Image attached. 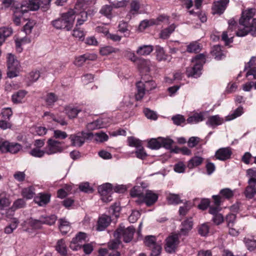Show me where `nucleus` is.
<instances>
[{
	"label": "nucleus",
	"instance_id": "nucleus-45",
	"mask_svg": "<svg viewBox=\"0 0 256 256\" xmlns=\"http://www.w3.org/2000/svg\"><path fill=\"white\" fill-rule=\"evenodd\" d=\"M243 113V108L241 106H240L238 108L232 113L226 116V120L229 121L232 120L240 116Z\"/></svg>",
	"mask_w": 256,
	"mask_h": 256
},
{
	"label": "nucleus",
	"instance_id": "nucleus-27",
	"mask_svg": "<svg viewBox=\"0 0 256 256\" xmlns=\"http://www.w3.org/2000/svg\"><path fill=\"white\" fill-rule=\"evenodd\" d=\"M50 200V196L48 194H39L34 198V201L40 206H44L47 204Z\"/></svg>",
	"mask_w": 256,
	"mask_h": 256
},
{
	"label": "nucleus",
	"instance_id": "nucleus-18",
	"mask_svg": "<svg viewBox=\"0 0 256 256\" xmlns=\"http://www.w3.org/2000/svg\"><path fill=\"white\" fill-rule=\"evenodd\" d=\"M69 12H72V17L76 20V26H80L87 20L88 14L84 10H70Z\"/></svg>",
	"mask_w": 256,
	"mask_h": 256
},
{
	"label": "nucleus",
	"instance_id": "nucleus-1",
	"mask_svg": "<svg viewBox=\"0 0 256 256\" xmlns=\"http://www.w3.org/2000/svg\"><path fill=\"white\" fill-rule=\"evenodd\" d=\"M255 13L256 10L253 8H248L242 11L240 19V24L244 26V28L243 30H238L236 31V36H244L247 34L248 31H256V18H253Z\"/></svg>",
	"mask_w": 256,
	"mask_h": 256
},
{
	"label": "nucleus",
	"instance_id": "nucleus-17",
	"mask_svg": "<svg viewBox=\"0 0 256 256\" xmlns=\"http://www.w3.org/2000/svg\"><path fill=\"white\" fill-rule=\"evenodd\" d=\"M158 195L150 190H146L142 198V203H145L147 206L154 204L158 200Z\"/></svg>",
	"mask_w": 256,
	"mask_h": 256
},
{
	"label": "nucleus",
	"instance_id": "nucleus-55",
	"mask_svg": "<svg viewBox=\"0 0 256 256\" xmlns=\"http://www.w3.org/2000/svg\"><path fill=\"white\" fill-rule=\"evenodd\" d=\"M220 194L222 198L230 199L234 194V192L228 188H225L220 190Z\"/></svg>",
	"mask_w": 256,
	"mask_h": 256
},
{
	"label": "nucleus",
	"instance_id": "nucleus-56",
	"mask_svg": "<svg viewBox=\"0 0 256 256\" xmlns=\"http://www.w3.org/2000/svg\"><path fill=\"white\" fill-rule=\"evenodd\" d=\"M57 100L58 96L52 92L48 94L45 98L46 102L48 106H52Z\"/></svg>",
	"mask_w": 256,
	"mask_h": 256
},
{
	"label": "nucleus",
	"instance_id": "nucleus-35",
	"mask_svg": "<svg viewBox=\"0 0 256 256\" xmlns=\"http://www.w3.org/2000/svg\"><path fill=\"white\" fill-rule=\"evenodd\" d=\"M30 42V39L27 36L22 38H17L15 40L16 50L20 52L22 50V46L26 44H28Z\"/></svg>",
	"mask_w": 256,
	"mask_h": 256
},
{
	"label": "nucleus",
	"instance_id": "nucleus-20",
	"mask_svg": "<svg viewBox=\"0 0 256 256\" xmlns=\"http://www.w3.org/2000/svg\"><path fill=\"white\" fill-rule=\"evenodd\" d=\"M232 154V152L230 148H220L216 152L215 156L218 160H225L230 158Z\"/></svg>",
	"mask_w": 256,
	"mask_h": 256
},
{
	"label": "nucleus",
	"instance_id": "nucleus-38",
	"mask_svg": "<svg viewBox=\"0 0 256 256\" xmlns=\"http://www.w3.org/2000/svg\"><path fill=\"white\" fill-rule=\"evenodd\" d=\"M166 200L170 204H178L182 202L179 195L172 193L167 195Z\"/></svg>",
	"mask_w": 256,
	"mask_h": 256
},
{
	"label": "nucleus",
	"instance_id": "nucleus-23",
	"mask_svg": "<svg viewBox=\"0 0 256 256\" xmlns=\"http://www.w3.org/2000/svg\"><path fill=\"white\" fill-rule=\"evenodd\" d=\"M96 2V0H78L76 5V10H86L89 7L94 5Z\"/></svg>",
	"mask_w": 256,
	"mask_h": 256
},
{
	"label": "nucleus",
	"instance_id": "nucleus-34",
	"mask_svg": "<svg viewBox=\"0 0 256 256\" xmlns=\"http://www.w3.org/2000/svg\"><path fill=\"white\" fill-rule=\"evenodd\" d=\"M65 111L68 118H76L82 110L78 107L70 106L65 108Z\"/></svg>",
	"mask_w": 256,
	"mask_h": 256
},
{
	"label": "nucleus",
	"instance_id": "nucleus-61",
	"mask_svg": "<svg viewBox=\"0 0 256 256\" xmlns=\"http://www.w3.org/2000/svg\"><path fill=\"white\" fill-rule=\"evenodd\" d=\"M192 207V204L190 202H186L183 206H180L179 209V214L180 216H185L188 211Z\"/></svg>",
	"mask_w": 256,
	"mask_h": 256
},
{
	"label": "nucleus",
	"instance_id": "nucleus-59",
	"mask_svg": "<svg viewBox=\"0 0 256 256\" xmlns=\"http://www.w3.org/2000/svg\"><path fill=\"white\" fill-rule=\"evenodd\" d=\"M9 149L8 152L12 154H16L19 152L22 149V146L16 142L9 143Z\"/></svg>",
	"mask_w": 256,
	"mask_h": 256
},
{
	"label": "nucleus",
	"instance_id": "nucleus-2",
	"mask_svg": "<svg viewBox=\"0 0 256 256\" xmlns=\"http://www.w3.org/2000/svg\"><path fill=\"white\" fill-rule=\"evenodd\" d=\"M206 59V56L203 54H198L193 58L192 65L186 69L187 76L194 78L199 77L202 74V65L205 63Z\"/></svg>",
	"mask_w": 256,
	"mask_h": 256
},
{
	"label": "nucleus",
	"instance_id": "nucleus-64",
	"mask_svg": "<svg viewBox=\"0 0 256 256\" xmlns=\"http://www.w3.org/2000/svg\"><path fill=\"white\" fill-rule=\"evenodd\" d=\"M98 120L102 128L108 126L112 123V120L110 118L102 117Z\"/></svg>",
	"mask_w": 256,
	"mask_h": 256
},
{
	"label": "nucleus",
	"instance_id": "nucleus-54",
	"mask_svg": "<svg viewBox=\"0 0 256 256\" xmlns=\"http://www.w3.org/2000/svg\"><path fill=\"white\" fill-rule=\"evenodd\" d=\"M92 136H94L95 140L100 142L106 141L108 138V136L106 133L103 132H96L94 134H92Z\"/></svg>",
	"mask_w": 256,
	"mask_h": 256
},
{
	"label": "nucleus",
	"instance_id": "nucleus-42",
	"mask_svg": "<svg viewBox=\"0 0 256 256\" xmlns=\"http://www.w3.org/2000/svg\"><path fill=\"white\" fill-rule=\"evenodd\" d=\"M56 248L61 255L66 256L67 254V248L63 240H58Z\"/></svg>",
	"mask_w": 256,
	"mask_h": 256
},
{
	"label": "nucleus",
	"instance_id": "nucleus-31",
	"mask_svg": "<svg viewBox=\"0 0 256 256\" xmlns=\"http://www.w3.org/2000/svg\"><path fill=\"white\" fill-rule=\"evenodd\" d=\"M222 122V118L218 115H216L209 117L206 122V124L210 126L215 127L221 124Z\"/></svg>",
	"mask_w": 256,
	"mask_h": 256
},
{
	"label": "nucleus",
	"instance_id": "nucleus-19",
	"mask_svg": "<svg viewBox=\"0 0 256 256\" xmlns=\"http://www.w3.org/2000/svg\"><path fill=\"white\" fill-rule=\"evenodd\" d=\"M229 0H220L214 3L212 10L214 14H221L224 11Z\"/></svg>",
	"mask_w": 256,
	"mask_h": 256
},
{
	"label": "nucleus",
	"instance_id": "nucleus-39",
	"mask_svg": "<svg viewBox=\"0 0 256 256\" xmlns=\"http://www.w3.org/2000/svg\"><path fill=\"white\" fill-rule=\"evenodd\" d=\"M203 158L200 156H196L192 158L188 163V167L189 168H193L202 164Z\"/></svg>",
	"mask_w": 256,
	"mask_h": 256
},
{
	"label": "nucleus",
	"instance_id": "nucleus-47",
	"mask_svg": "<svg viewBox=\"0 0 256 256\" xmlns=\"http://www.w3.org/2000/svg\"><path fill=\"white\" fill-rule=\"evenodd\" d=\"M176 27L174 24H172L168 28L163 30L160 32V38L163 39L168 38L170 34L174 31Z\"/></svg>",
	"mask_w": 256,
	"mask_h": 256
},
{
	"label": "nucleus",
	"instance_id": "nucleus-28",
	"mask_svg": "<svg viewBox=\"0 0 256 256\" xmlns=\"http://www.w3.org/2000/svg\"><path fill=\"white\" fill-rule=\"evenodd\" d=\"M140 8V4L138 0H134L130 3V10L126 16V18L130 20L132 16L138 12Z\"/></svg>",
	"mask_w": 256,
	"mask_h": 256
},
{
	"label": "nucleus",
	"instance_id": "nucleus-33",
	"mask_svg": "<svg viewBox=\"0 0 256 256\" xmlns=\"http://www.w3.org/2000/svg\"><path fill=\"white\" fill-rule=\"evenodd\" d=\"M153 50V47L151 45H143L139 46L136 52L140 56H148Z\"/></svg>",
	"mask_w": 256,
	"mask_h": 256
},
{
	"label": "nucleus",
	"instance_id": "nucleus-5",
	"mask_svg": "<svg viewBox=\"0 0 256 256\" xmlns=\"http://www.w3.org/2000/svg\"><path fill=\"white\" fill-rule=\"evenodd\" d=\"M138 92L136 94V100H140L145 94L146 92H148L150 91L155 89L157 87V84L153 80L142 82L140 81L136 84Z\"/></svg>",
	"mask_w": 256,
	"mask_h": 256
},
{
	"label": "nucleus",
	"instance_id": "nucleus-3",
	"mask_svg": "<svg viewBox=\"0 0 256 256\" xmlns=\"http://www.w3.org/2000/svg\"><path fill=\"white\" fill-rule=\"evenodd\" d=\"M74 18L72 17V12H68L64 14L60 18L52 22L53 26L56 29H66L70 30L72 28Z\"/></svg>",
	"mask_w": 256,
	"mask_h": 256
},
{
	"label": "nucleus",
	"instance_id": "nucleus-43",
	"mask_svg": "<svg viewBox=\"0 0 256 256\" xmlns=\"http://www.w3.org/2000/svg\"><path fill=\"white\" fill-rule=\"evenodd\" d=\"M128 27L127 22L124 21H121L118 24V30L121 33H123L124 36L128 37L130 35V31L128 30Z\"/></svg>",
	"mask_w": 256,
	"mask_h": 256
},
{
	"label": "nucleus",
	"instance_id": "nucleus-44",
	"mask_svg": "<svg viewBox=\"0 0 256 256\" xmlns=\"http://www.w3.org/2000/svg\"><path fill=\"white\" fill-rule=\"evenodd\" d=\"M22 196L26 199H31L35 194L34 189L33 186H29L22 189Z\"/></svg>",
	"mask_w": 256,
	"mask_h": 256
},
{
	"label": "nucleus",
	"instance_id": "nucleus-26",
	"mask_svg": "<svg viewBox=\"0 0 256 256\" xmlns=\"http://www.w3.org/2000/svg\"><path fill=\"white\" fill-rule=\"evenodd\" d=\"M142 188L136 186L132 189L130 192V196L132 197L138 198L136 202L138 204H142V198L144 194V192H142Z\"/></svg>",
	"mask_w": 256,
	"mask_h": 256
},
{
	"label": "nucleus",
	"instance_id": "nucleus-21",
	"mask_svg": "<svg viewBox=\"0 0 256 256\" xmlns=\"http://www.w3.org/2000/svg\"><path fill=\"white\" fill-rule=\"evenodd\" d=\"M220 210V208L218 207H212L210 208L209 212L210 214L214 216L212 220L214 222L217 224H220L224 222V217L218 212Z\"/></svg>",
	"mask_w": 256,
	"mask_h": 256
},
{
	"label": "nucleus",
	"instance_id": "nucleus-51",
	"mask_svg": "<svg viewBox=\"0 0 256 256\" xmlns=\"http://www.w3.org/2000/svg\"><path fill=\"white\" fill-rule=\"evenodd\" d=\"M254 184H249L245 190V196L247 198H252L256 193V189Z\"/></svg>",
	"mask_w": 256,
	"mask_h": 256
},
{
	"label": "nucleus",
	"instance_id": "nucleus-6",
	"mask_svg": "<svg viewBox=\"0 0 256 256\" xmlns=\"http://www.w3.org/2000/svg\"><path fill=\"white\" fill-rule=\"evenodd\" d=\"M46 154L52 155L62 152L65 150V148L62 142L50 138L46 142Z\"/></svg>",
	"mask_w": 256,
	"mask_h": 256
},
{
	"label": "nucleus",
	"instance_id": "nucleus-10",
	"mask_svg": "<svg viewBox=\"0 0 256 256\" xmlns=\"http://www.w3.org/2000/svg\"><path fill=\"white\" fill-rule=\"evenodd\" d=\"M44 145V140H36L34 142V148L30 152V154L36 158H41L46 154V147L42 149Z\"/></svg>",
	"mask_w": 256,
	"mask_h": 256
},
{
	"label": "nucleus",
	"instance_id": "nucleus-40",
	"mask_svg": "<svg viewBox=\"0 0 256 256\" xmlns=\"http://www.w3.org/2000/svg\"><path fill=\"white\" fill-rule=\"evenodd\" d=\"M156 58L158 61L166 60H168V56L166 54L164 48L160 46H156Z\"/></svg>",
	"mask_w": 256,
	"mask_h": 256
},
{
	"label": "nucleus",
	"instance_id": "nucleus-62",
	"mask_svg": "<svg viewBox=\"0 0 256 256\" xmlns=\"http://www.w3.org/2000/svg\"><path fill=\"white\" fill-rule=\"evenodd\" d=\"M244 242L249 250L252 251L256 248V240L245 238Z\"/></svg>",
	"mask_w": 256,
	"mask_h": 256
},
{
	"label": "nucleus",
	"instance_id": "nucleus-24",
	"mask_svg": "<svg viewBox=\"0 0 256 256\" xmlns=\"http://www.w3.org/2000/svg\"><path fill=\"white\" fill-rule=\"evenodd\" d=\"M111 218L109 216L102 215L99 218L96 229L99 231L104 230L110 223Z\"/></svg>",
	"mask_w": 256,
	"mask_h": 256
},
{
	"label": "nucleus",
	"instance_id": "nucleus-52",
	"mask_svg": "<svg viewBox=\"0 0 256 256\" xmlns=\"http://www.w3.org/2000/svg\"><path fill=\"white\" fill-rule=\"evenodd\" d=\"M148 147L152 150H158L161 147L160 138H152L148 142Z\"/></svg>",
	"mask_w": 256,
	"mask_h": 256
},
{
	"label": "nucleus",
	"instance_id": "nucleus-58",
	"mask_svg": "<svg viewBox=\"0 0 256 256\" xmlns=\"http://www.w3.org/2000/svg\"><path fill=\"white\" fill-rule=\"evenodd\" d=\"M200 46L196 42H193L187 46V51L189 52H196L200 50Z\"/></svg>",
	"mask_w": 256,
	"mask_h": 256
},
{
	"label": "nucleus",
	"instance_id": "nucleus-46",
	"mask_svg": "<svg viewBox=\"0 0 256 256\" xmlns=\"http://www.w3.org/2000/svg\"><path fill=\"white\" fill-rule=\"evenodd\" d=\"M118 49L115 48L110 46L102 47L100 50V53L102 56H107L112 53H116L118 52Z\"/></svg>",
	"mask_w": 256,
	"mask_h": 256
},
{
	"label": "nucleus",
	"instance_id": "nucleus-49",
	"mask_svg": "<svg viewBox=\"0 0 256 256\" xmlns=\"http://www.w3.org/2000/svg\"><path fill=\"white\" fill-rule=\"evenodd\" d=\"M10 204V202L8 198L6 197V194H0V209H4L8 207Z\"/></svg>",
	"mask_w": 256,
	"mask_h": 256
},
{
	"label": "nucleus",
	"instance_id": "nucleus-11",
	"mask_svg": "<svg viewBox=\"0 0 256 256\" xmlns=\"http://www.w3.org/2000/svg\"><path fill=\"white\" fill-rule=\"evenodd\" d=\"M140 72L146 74L155 69L154 63L148 59L140 58L136 64Z\"/></svg>",
	"mask_w": 256,
	"mask_h": 256
},
{
	"label": "nucleus",
	"instance_id": "nucleus-12",
	"mask_svg": "<svg viewBox=\"0 0 256 256\" xmlns=\"http://www.w3.org/2000/svg\"><path fill=\"white\" fill-rule=\"evenodd\" d=\"M179 244L178 235L175 234L170 236L166 240L164 249L167 252L172 253L176 251Z\"/></svg>",
	"mask_w": 256,
	"mask_h": 256
},
{
	"label": "nucleus",
	"instance_id": "nucleus-4",
	"mask_svg": "<svg viewBox=\"0 0 256 256\" xmlns=\"http://www.w3.org/2000/svg\"><path fill=\"white\" fill-rule=\"evenodd\" d=\"M8 66V76L13 78L18 76L20 70V65L15 56L12 54H8L6 56Z\"/></svg>",
	"mask_w": 256,
	"mask_h": 256
},
{
	"label": "nucleus",
	"instance_id": "nucleus-37",
	"mask_svg": "<svg viewBox=\"0 0 256 256\" xmlns=\"http://www.w3.org/2000/svg\"><path fill=\"white\" fill-rule=\"evenodd\" d=\"M59 228L62 233L66 234L70 230V222L65 218L60 219Z\"/></svg>",
	"mask_w": 256,
	"mask_h": 256
},
{
	"label": "nucleus",
	"instance_id": "nucleus-25",
	"mask_svg": "<svg viewBox=\"0 0 256 256\" xmlns=\"http://www.w3.org/2000/svg\"><path fill=\"white\" fill-rule=\"evenodd\" d=\"M44 117L46 118V120L48 122H54L60 124L62 126L66 124V122L64 119L60 118H58L57 116L50 112H45L44 114Z\"/></svg>",
	"mask_w": 256,
	"mask_h": 256
},
{
	"label": "nucleus",
	"instance_id": "nucleus-7",
	"mask_svg": "<svg viewBox=\"0 0 256 256\" xmlns=\"http://www.w3.org/2000/svg\"><path fill=\"white\" fill-rule=\"evenodd\" d=\"M134 232L133 226H129L126 228L120 226L114 233V238H122L125 242H128L132 240Z\"/></svg>",
	"mask_w": 256,
	"mask_h": 256
},
{
	"label": "nucleus",
	"instance_id": "nucleus-41",
	"mask_svg": "<svg viewBox=\"0 0 256 256\" xmlns=\"http://www.w3.org/2000/svg\"><path fill=\"white\" fill-rule=\"evenodd\" d=\"M246 176L248 178V184L256 185V169L249 168L246 170Z\"/></svg>",
	"mask_w": 256,
	"mask_h": 256
},
{
	"label": "nucleus",
	"instance_id": "nucleus-30",
	"mask_svg": "<svg viewBox=\"0 0 256 256\" xmlns=\"http://www.w3.org/2000/svg\"><path fill=\"white\" fill-rule=\"evenodd\" d=\"M192 218H188L184 220L182 224L180 234L186 235L192 228Z\"/></svg>",
	"mask_w": 256,
	"mask_h": 256
},
{
	"label": "nucleus",
	"instance_id": "nucleus-50",
	"mask_svg": "<svg viewBox=\"0 0 256 256\" xmlns=\"http://www.w3.org/2000/svg\"><path fill=\"white\" fill-rule=\"evenodd\" d=\"M128 142L130 146L135 147L136 148H140L142 146L141 140L133 136L128 137Z\"/></svg>",
	"mask_w": 256,
	"mask_h": 256
},
{
	"label": "nucleus",
	"instance_id": "nucleus-8",
	"mask_svg": "<svg viewBox=\"0 0 256 256\" xmlns=\"http://www.w3.org/2000/svg\"><path fill=\"white\" fill-rule=\"evenodd\" d=\"M92 135V132L82 131L70 135L69 139L72 146L80 147L84 143L86 138H91Z\"/></svg>",
	"mask_w": 256,
	"mask_h": 256
},
{
	"label": "nucleus",
	"instance_id": "nucleus-15",
	"mask_svg": "<svg viewBox=\"0 0 256 256\" xmlns=\"http://www.w3.org/2000/svg\"><path fill=\"white\" fill-rule=\"evenodd\" d=\"M86 234L84 232H80L75 238H74L70 244V248L74 250H78L81 248L82 243L85 242Z\"/></svg>",
	"mask_w": 256,
	"mask_h": 256
},
{
	"label": "nucleus",
	"instance_id": "nucleus-60",
	"mask_svg": "<svg viewBox=\"0 0 256 256\" xmlns=\"http://www.w3.org/2000/svg\"><path fill=\"white\" fill-rule=\"evenodd\" d=\"M230 32L228 29V31L224 32L222 34V40L225 42L226 45L232 42L233 34H230Z\"/></svg>",
	"mask_w": 256,
	"mask_h": 256
},
{
	"label": "nucleus",
	"instance_id": "nucleus-13",
	"mask_svg": "<svg viewBox=\"0 0 256 256\" xmlns=\"http://www.w3.org/2000/svg\"><path fill=\"white\" fill-rule=\"evenodd\" d=\"M168 20V18L166 16L161 15L156 20H144L140 23L138 29L140 32H142L148 26L159 24L160 22L167 20Z\"/></svg>",
	"mask_w": 256,
	"mask_h": 256
},
{
	"label": "nucleus",
	"instance_id": "nucleus-22",
	"mask_svg": "<svg viewBox=\"0 0 256 256\" xmlns=\"http://www.w3.org/2000/svg\"><path fill=\"white\" fill-rule=\"evenodd\" d=\"M28 94L25 90H20L12 96V101L14 104H22L24 102V98Z\"/></svg>",
	"mask_w": 256,
	"mask_h": 256
},
{
	"label": "nucleus",
	"instance_id": "nucleus-48",
	"mask_svg": "<svg viewBox=\"0 0 256 256\" xmlns=\"http://www.w3.org/2000/svg\"><path fill=\"white\" fill-rule=\"evenodd\" d=\"M24 12V11L21 10L20 8H16L14 12L13 20L16 25L18 26L20 24L21 19Z\"/></svg>",
	"mask_w": 256,
	"mask_h": 256
},
{
	"label": "nucleus",
	"instance_id": "nucleus-9",
	"mask_svg": "<svg viewBox=\"0 0 256 256\" xmlns=\"http://www.w3.org/2000/svg\"><path fill=\"white\" fill-rule=\"evenodd\" d=\"M98 192L104 202H108L112 200V194L113 192V188L112 184L106 183L99 186Z\"/></svg>",
	"mask_w": 256,
	"mask_h": 256
},
{
	"label": "nucleus",
	"instance_id": "nucleus-29",
	"mask_svg": "<svg viewBox=\"0 0 256 256\" xmlns=\"http://www.w3.org/2000/svg\"><path fill=\"white\" fill-rule=\"evenodd\" d=\"M204 120V113L195 112L192 116H190L187 119V122L190 124H197L200 122H202Z\"/></svg>",
	"mask_w": 256,
	"mask_h": 256
},
{
	"label": "nucleus",
	"instance_id": "nucleus-36",
	"mask_svg": "<svg viewBox=\"0 0 256 256\" xmlns=\"http://www.w3.org/2000/svg\"><path fill=\"white\" fill-rule=\"evenodd\" d=\"M112 6L104 5L103 6L100 10V13L105 16L109 19H112L113 17L112 14Z\"/></svg>",
	"mask_w": 256,
	"mask_h": 256
},
{
	"label": "nucleus",
	"instance_id": "nucleus-14",
	"mask_svg": "<svg viewBox=\"0 0 256 256\" xmlns=\"http://www.w3.org/2000/svg\"><path fill=\"white\" fill-rule=\"evenodd\" d=\"M40 8V0H23L21 2V10L28 12L36 10Z\"/></svg>",
	"mask_w": 256,
	"mask_h": 256
},
{
	"label": "nucleus",
	"instance_id": "nucleus-57",
	"mask_svg": "<svg viewBox=\"0 0 256 256\" xmlns=\"http://www.w3.org/2000/svg\"><path fill=\"white\" fill-rule=\"evenodd\" d=\"M32 131L34 134L42 136L46 134L47 129L44 126H36L32 128Z\"/></svg>",
	"mask_w": 256,
	"mask_h": 256
},
{
	"label": "nucleus",
	"instance_id": "nucleus-16",
	"mask_svg": "<svg viewBox=\"0 0 256 256\" xmlns=\"http://www.w3.org/2000/svg\"><path fill=\"white\" fill-rule=\"evenodd\" d=\"M44 224L42 222L41 217L39 220H34L32 218L24 221L22 226L24 230L29 232V227L32 229H40L42 228V224Z\"/></svg>",
	"mask_w": 256,
	"mask_h": 256
},
{
	"label": "nucleus",
	"instance_id": "nucleus-32",
	"mask_svg": "<svg viewBox=\"0 0 256 256\" xmlns=\"http://www.w3.org/2000/svg\"><path fill=\"white\" fill-rule=\"evenodd\" d=\"M12 32V29L10 28H0V46L5 41L6 38L10 36Z\"/></svg>",
	"mask_w": 256,
	"mask_h": 256
},
{
	"label": "nucleus",
	"instance_id": "nucleus-53",
	"mask_svg": "<svg viewBox=\"0 0 256 256\" xmlns=\"http://www.w3.org/2000/svg\"><path fill=\"white\" fill-rule=\"evenodd\" d=\"M212 52V54L215 56V58L218 60L222 59L224 56L222 52L221 47L219 45L214 46Z\"/></svg>",
	"mask_w": 256,
	"mask_h": 256
},
{
	"label": "nucleus",
	"instance_id": "nucleus-63",
	"mask_svg": "<svg viewBox=\"0 0 256 256\" xmlns=\"http://www.w3.org/2000/svg\"><path fill=\"white\" fill-rule=\"evenodd\" d=\"M44 224L52 225L54 224L56 220V216L55 215H52L49 216H41Z\"/></svg>",
	"mask_w": 256,
	"mask_h": 256
}]
</instances>
